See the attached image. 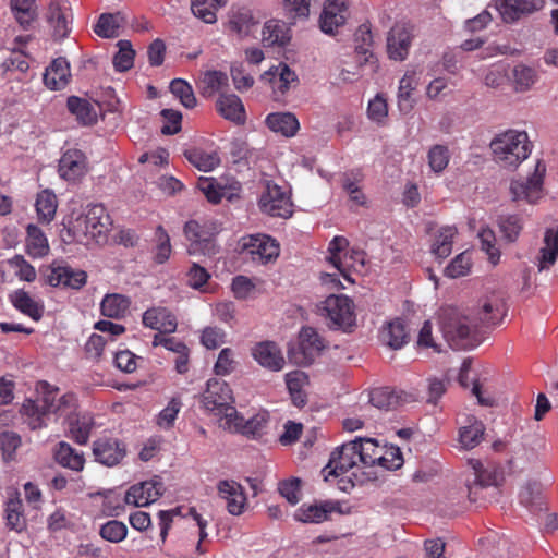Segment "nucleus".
<instances>
[{
    "label": "nucleus",
    "mask_w": 558,
    "mask_h": 558,
    "mask_svg": "<svg viewBox=\"0 0 558 558\" xmlns=\"http://www.w3.org/2000/svg\"><path fill=\"white\" fill-rule=\"evenodd\" d=\"M373 34L369 22L361 24L354 34L355 61L360 66L371 64L376 66V58L373 53Z\"/></svg>",
    "instance_id": "obj_23"
},
{
    "label": "nucleus",
    "mask_w": 558,
    "mask_h": 558,
    "mask_svg": "<svg viewBox=\"0 0 558 558\" xmlns=\"http://www.w3.org/2000/svg\"><path fill=\"white\" fill-rule=\"evenodd\" d=\"M9 299L12 305L22 314L31 317L35 322L41 319L45 312L43 302L33 299L25 290H15L9 295Z\"/></svg>",
    "instance_id": "obj_30"
},
{
    "label": "nucleus",
    "mask_w": 558,
    "mask_h": 558,
    "mask_svg": "<svg viewBox=\"0 0 558 558\" xmlns=\"http://www.w3.org/2000/svg\"><path fill=\"white\" fill-rule=\"evenodd\" d=\"M369 402L378 409L389 410L399 404V397L389 387H381L372 390Z\"/></svg>",
    "instance_id": "obj_54"
},
{
    "label": "nucleus",
    "mask_w": 558,
    "mask_h": 558,
    "mask_svg": "<svg viewBox=\"0 0 558 558\" xmlns=\"http://www.w3.org/2000/svg\"><path fill=\"white\" fill-rule=\"evenodd\" d=\"M441 331L444 338L453 350H469L476 347V339L466 324L454 308L444 310L441 314Z\"/></svg>",
    "instance_id": "obj_3"
},
{
    "label": "nucleus",
    "mask_w": 558,
    "mask_h": 558,
    "mask_svg": "<svg viewBox=\"0 0 558 558\" xmlns=\"http://www.w3.org/2000/svg\"><path fill=\"white\" fill-rule=\"evenodd\" d=\"M545 0H496L502 21L511 23L544 8Z\"/></svg>",
    "instance_id": "obj_19"
},
{
    "label": "nucleus",
    "mask_w": 558,
    "mask_h": 558,
    "mask_svg": "<svg viewBox=\"0 0 558 558\" xmlns=\"http://www.w3.org/2000/svg\"><path fill=\"white\" fill-rule=\"evenodd\" d=\"M185 158L191 165L201 171L209 172L220 165L218 153H207L203 149L194 148L184 151Z\"/></svg>",
    "instance_id": "obj_44"
},
{
    "label": "nucleus",
    "mask_w": 558,
    "mask_h": 558,
    "mask_svg": "<svg viewBox=\"0 0 558 558\" xmlns=\"http://www.w3.org/2000/svg\"><path fill=\"white\" fill-rule=\"evenodd\" d=\"M326 340L313 327H302L298 343L288 351L289 359L301 366L311 365L326 348Z\"/></svg>",
    "instance_id": "obj_4"
},
{
    "label": "nucleus",
    "mask_w": 558,
    "mask_h": 558,
    "mask_svg": "<svg viewBox=\"0 0 558 558\" xmlns=\"http://www.w3.org/2000/svg\"><path fill=\"white\" fill-rule=\"evenodd\" d=\"M242 251L254 263L265 265L279 256V244L267 234H252L242 238Z\"/></svg>",
    "instance_id": "obj_11"
},
{
    "label": "nucleus",
    "mask_w": 558,
    "mask_h": 558,
    "mask_svg": "<svg viewBox=\"0 0 558 558\" xmlns=\"http://www.w3.org/2000/svg\"><path fill=\"white\" fill-rule=\"evenodd\" d=\"M22 444L21 437L13 430H3L0 433V448L3 459L12 461L15 458V451Z\"/></svg>",
    "instance_id": "obj_60"
},
{
    "label": "nucleus",
    "mask_w": 558,
    "mask_h": 558,
    "mask_svg": "<svg viewBox=\"0 0 558 558\" xmlns=\"http://www.w3.org/2000/svg\"><path fill=\"white\" fill-rule=\"evenodd\" d=\"M228 86V76L221 71H207L202 78L201 94L204 97H213L222 87Z\"/></svg>",
    "instance_id": "obj_52"
},
{
    "label": "nucleus",
    "mask_w": 558,
    "mask_h": 558,
    "mask_svg": "<svg viewBox=\"0 0 558 558\" xmlns=\"http://www.w3.org/2000/svg\"><path fill=\"white\" fill-rule=\"evenodd\" d=\"M165 492L163 483L160 478L155 477L144 481L140 484L132 485L124 493V500L128 505L135 507H144L156 501Z\"/></svg>",
    "instance_id": "obj_15"
},
{
    "label": "nucleus",
    "mask_w": 558,
    "mask_h": 558,
    "mask_svg": "<svg viewBox=\"0 0 558 558\" xmlns=\"http://www.w3.org/2000/svg\"><path fill=\"white\" fill-rule=\"evenodd\" d=\"M384 341L392 349H400L407 343L408 332L401 319L390 322L383 330Z\"/></svg>",
    "instance_id": "obj_49"
},
{
    "label": "nucleus",
    "mask_w": 558,
    "mask_h": 558,
    "mask_svg": "<svg viewBox=\"0 0 558 558\" xmlns=\"http://www.w3.org/2000/svg\"><path fill=\"white\" fill-rule=\"evenodd\" d=\"M267 424L268 414L266 412L257 413L250 420H245L236 409H232V412L227 414V422H225V426L229 430L240 433L251 439L260 438L265 434Z\"/></svg>",
    "instance_id": "obj_12"
},
{
    "label": "nucleus",
    "mask_w": 558,
    "mask_h": 558,
    "mask_svg": "<svg viewBox=\"0 0 558 558\" xmlns=\"http://www.w3.org/2000/svg\"><path fill=\"white\" fill-rule=\"evenodd\" d=\"M263 36L268 45L284 46L289 40L284 26L280 25L278 21H268L264 26Z\"/></svg>",
    "instance_id": "obj_64"
},
{
    "label": "nucleus",
    "mask_w": 558,
    "mask_h": 558,
    "mask_svg": "<svg viewBox=\"0 0 558 558\" xmlns=\"http://www.w3.org/2000/svg\"><path fill=\"white\" fill-rule=\"evenodd\" d=\"M5 524L10 530L22 532L26 527L24 505L20 498H11L5 506Z\"/></svg>",
    "instance_id": "obj_46"
},
{
    "label": "nucleus",
    "mask_w": 558,
    "mask_h": 558,
    "mask_svg": "<svg viewBox=\"0 0 558 558\" xmlns=\"http://www.w3.org/2000/svg\"><path fill=\"white\" fill-rule=\"evenodd\" d=\"M348 246L349 241L344 236H335L328 245V260L343 278L350 280L349 270L352 267L351 260L353 256L349 255Z\"/></svg>",
    "instance_id": "obj_25"
},
{
    "label": "nucleus",
    "mask_w": 558,
    "mask_h": 558,
    "mask_svg": "<svg viewBox=\"0 0 558 558\" xmlns=\"http://www.w3.org/2000/svg\"><path fill=\"white\" fill-rule=\"evenodd\" d=\"M11 9L21 26L27 27L36 17V0H11Z\"/></svg>",
    "instance_id": "obj_50"
},
{
    "label": "nucleus",
    "mask_w": 558,
    "mask_h": 558,
    "mask_svg": "<svg viewBox=\"0 0 558 558\" xmlns=\"http://www.w3.org/2000/svg\"><path fill=\"white\" fill-rule=\"evenodd\" d=\"M558 256V228L548 229L544 236V246L541 248L538 269H548L555 264Z\"/></svg>",
    "instance_id": "obj_40"
},
{
    "label": "nucleus",
    "mask_w": 558,
    "mask_h": 558,
    "mask_svg": "<svg viewBox=\"0 0 558 558\" xmlns=\"http://www.w3.org/2000/svg\"><path fill=\"white\" fill-rule=\"evenodd\" d=\"M70 437L78 445H86L95 427L94 416L89 413H76L66 421Z\"/></svg>",
    "instance_id": "obj_31"
},
{
    "label": "nucleus",
    "mask_w": 558,
    "mask_h": 558,
    "mask_svg": "<svg viewBox=\"0 0 558 558\" xmlns=\"http://www.w3.org/2000/svg\"><path fill=\"white\" fill-rule=\"evenodd\" d=\"M484 433V424L472 416L469 418V424L460 428L459 442L464 449H473L481 442Z\"/></svg>",
    "instance_id": "obj_42"
},
{
    "label": "nucleus",
    "mask_w": 558,
    "mask_h": 558,
    "mask_svg": "<svg viewBox=\"0 0 558 558\" xmlns=\"http://www.w3.org/2000/svg\"><path fill=\"white\" fill-rule=\"evenodd\" d=\"M356 441L360 452L357 457L362 468L376 466L386 446H380L377 440L373 438H356Z\"/></svg>",
    "instance_id": "obj_38"
},
{
    "label": "nucleus",
    "mask_w": 558,
    "mask_h": 558,
    "mask_svg": "<svg viewBox=\"0 0 558 558\" xmlns=\"http://www.w3.org/2000/svg\"><path fill=\"white\" fill-rule=\"evenodd\" d=\"M514 88L519 93L527 92L537 82L538 74L535 68L523 63L514 65L512 70Z\"/></svg>",
    "instance_id": "obj_47"
},
{
    "label": "nucleus",
    "mask_w": 558,
    "mask_h": 558,
    "mask_svg": "<svg viewBox=\"0 0 558 558\" xmlns=\"http://www.w3.org/2000/svg\"><path fill=\"white\" fill-rule=\"evenodd\" d=\"M333 512L341 513L338 501L325 500L314 504H303L294 513L295 520L303 523H323L330 519Z\"/></svg>",
    "instance_id": "obj_18"
},
{
    "label": "nucleus",
    "mask_w": 558,
    "mask_h": 558,
    "mask_svg": "<svg viewBox=\"0 0 558 558\" xmlns=\"http://www.w3.org/2000/svg\"><path fill=\"white\" fill-rule=\"evenodd\" d=\"M38 220L41 223H50L56 216L58 201L53 192L44 190L37 194L35 203Z\"/></svg>",
    "instance_id": "obj_41"
},
{
    "label": "nucleus",
    "mask_w": 558,
    "mask_h": 558,
    "mask_svg": "<svg viewBox=\"0 0 558 558\" xmlns=\"http://www.w3.org/2000/svg\"><path fill=\"white\" fill-rule=\"evenodd\" d=\"M59 174L62 179L76 182L87 171L85 155L78 149L66 150L59 160Z\"/></svg>",
    "instance_id": "obj_21"
},
{
    "label": "nucleus",
    "mask_w": 558,
    "mask_h": 558,
    "mask_svg": "<svg viewBox=\"0 0 558 558\" xmlns=\"http://www.w3.org/2000/svg\"><path fill=\"white\" fill-rule=\"evenodd\" d=\"M130 304L131 301L125 295L118 293L107 294L101 301L100 311L106 317L120 319L126 314Z\"/></svg>",
    "instance_id": "obj_39"
},
{
    "label": "nucleus",
    "mask_w": 558,
    "mask_h": 558,
    "mask_svg": "<svg viewBox=\"0 0 558 558\" xmlns=\"http://www.w3.org/2000/svg\"><path fill=\"white\" fill-rule=\"evenodd\" d=\"M481 248L488 255L493 265L498 264L500 259V252L496 246L495 232L489 228H484L478 232Z\"/></svg>",
    "instance_id": "obj_61"
},
{
    "label": "nucleus",
    "mask_w": 558,
    "mask_h": 558,
    "mask_svg": "<svg viewBox=\"0 0 558 558\" xmlns=\"http://www.w3.org/2000/svg\"><path fill=\"white\" fill-rule=\"evenodd\" d=\"M546 166L542 160L535 165L534 172L527 178L512 180L510 193L513 201L535 203L542 196Z\"/></svg>",
    "instance_id": "obj_10"
},
{
    "label": "nucleus",
    "mask_w": 558,
    "mask_h": 558,
    "mask_svg": "<svg viewBox=\"0 0 558 558\" xmlns=\"http://www.w3.org/2000/svg\"><path fill=\"white\" fill-rule=\"evenodd\" d=\"M143 325L160 333H172L177 330L175 315L166 307H151L144 312Z\"/></svg>",
    "instance_id": "obj_24"
},
{
    "label": "nucleus",
    "mask_w": 558,
    "mask_h": 558,
    "mask_svg": "<svg viewBox=\"0 0 558 558\" xmlns=\"http://www.w3.org/2000/svg\"><path fill=\"white\" fill-rule=\"evenodd\" d=\"M87 274L81 269H73L68 265L53 263L46 274V282L51 287L81 289L86 284Z\"/></svg>",
    "instance_id": "obj_16"
},
{
    "label": "nucleus",
    "mask_w": 558,
    "mask_h": 558,
    "mask_svg": "<svg viewBox=\"0 0 558 558\" xmlns=\"http://www.w3.org/2000/svg\"><path fill=\"white\" fill-rule=\"evenodd\" d=\"M495 161L502 168L515 169L532 151L526 132L507 131L490 143Z\"/></svg>",
    "instance_id": "obj_2"
},
{
    "label": "nucleus",
    "mask_w": 558,
    "mask_h": 558,
    "mask_svg": "<svg viewBox=\"0 0 558 558\" xmlns=\"http://www.w3.org/2000/svg\"><path fill=\"white\" fill-rule=\"evenodd\" d=\"M415 70H408L399 82L398 88V108L402 113H409L415 104L413 92L417 87Z\"/></svg>",
    "instance_id": "obj_33"
},
{
    "label": "nucleus",
    "mask_w": 558,
    "mask_h": 558,
    "mask_svg": "<svg viewBox=\"0 0 558 558\" xmlns=\"http://www.w3.org/2000/svg\"><path fill=\"white\" fill-rule=\"evenodd\" d=\"M119 51L113 57L114 69L119 72H125L133 66L135 51L130 40L118 41Z\"/></svg>",
    "instance_id": "obj_53"
},
{
    "label": "nucleus",
    "mask_w": 558,
    "mask_h": 558,
    "mask_svg": "<svg viewBox=\"0 0 558 558\" xmlns=\"http://www.w3.org/2000/svg\"><path fill=\"white\" fill-rule=\"evenodd\" d=\"M184 234L190 242V255H214L216 253L215 241L211 232L196 220H189L184 225Z\"/></svg>",
    "instance_id": "obj_13"
},
{
    "label": "nucleus",
    "mask_w": 558,
    "mask_h": 558,
    "mask_svg": "<svg viewBox=\"0 0 558 558\" xmlns=\"http://www.w3.org/2000/svg\"><path fill=\"white\" fill-rule=\"evenodd\" d=\"M78 402L74 393L68 392L58 398V389L46 391L36 401L26 400L22 405V413L28 417V425L32 429L46 426L45 417L53 413L64 417L65 422L77 412Z\"/></svg>",
    "instance_id": "obj_1"
},
{
    "label": "nucleus",
    "mask_w": 558,
    "mask_h": 558,
    "mask_svg": "<svg viewBox=\"0 0 558 558\" xmlns=\"http://www.w3.org/2000/svg\"><path fill=\"white\" fill-rule=\"evenodd\" d=\"M155 236L157 245L154 259L157 264H163L169 259L172 251L170 236L162 226L156 228Z\"/></svg>",
    "instance_id": "obj_59"
},
{
    "label": "nucleus",
    "mask_w": 558,
    "mask_h": 558,
    "mask_svg": "<svg viewBox=\"0 0 558 558\" xmlns=\"http://www.w3.org/2000/svg\"><path fill=\"white\" fill-rule=\"evenodd\" d=\"M497 223L504 240L509 243L518 240L524 227L523 218L519 214L500 215Z\"/></svg>",
    "instance_id": "obj_43"
},
{
    "label": "nucleus",
    "mask_w": 558,
    "mask_h": 558,
    "mask_svg": "<svg viewBox=\"0 0 558 558\" xmlns=\"http://www.w3.org/2000/svg\"><path fill=\"white\" fill-rule=\"evenodd\" d=\"M112 226L111 218L102 204H93L86 213L76 219L75 228L82 230L86 238L96 242L105 241Z\"/></svg>",
    "instance_id": "obj_7"
},
{
    "label": "nucleus",
    "mask_w": 558,
    "mask_h": 558,
    "mask_svg": "<svg viewBox=\"0 0 558 558\" xmlns=\"http://www.w3.org/2000/svg\"><path fill=\"white\" fill-rule=\"evenodd\" d=\"M263 213L279 218H289L293 213L290 195L278 184L268 181L258 202Z\"/></svg>",
    "instance_id": "obj_9"
},
{
    "label": "nucleus",
    "mask_w": 558,
    "mask_h": 558,
    "mask_svg": "<svg viewBox=\"0 0 558 558\" xmlns=\"http://www.w3.org/2000/svg\"><path fill=\"white\" fill-rule=\"evenodd\" d=\"M204 408L215 414L223 415L227 422V414L234 408V397L230 386L218 378H210L207 381V388L202 396Z\"/></svg>",
    "instance_id": "obj_6"
},
{
    "label": "nucleus",
    "mask_w": 558,
    "mask_h": 558,
    "mask_svg": "<svg viewBox=\"0 0 558 558\" xmlns=\"http://www.w3.org/2000/svg\"><path fill=\"white\" fill-rule=\"evenodd\" d=\"M427 159L428 165L434 172H442L447 168L450 160V153L448 147L440 144L434 145L428 150Z\"/></svg>",
    "instance_id": "obj_58"
},
{
    "label": "nucleus",
    "mask_w": 558,
    "mask_h": 558,
    "mask_svg": "<svg viewBox=\"0 0 558 558\" xmlns=\"http://www.w3.org/2000/svg\"><path fill=\"white\" fill-rule=\"evenodd\" d=\"M359 453L356 439L337 447L331 452L328 464L322 470L324 480L329 481L330 476H342L354 468L363 469L357 457Z\"/></svg>",
    "instance_id": "obj_8"
},
{
    "label": "nucleus",
    "mask_w": 558,
    "mask_h": 558,
    "mask_svg": "<svg viewBox=\"0 0 558 558\" xmlns=\"http://www.w3.org/2000/svg\"><path fill=\"white\" fill-rule=\"evenodd\" d=\"M505 303L502 299L496 294L487 296L478 312V319L484 325H497L501 322L505 315Z\"/></svg>",
    "instance_id": "obj_36"
},
{
    "label": "nucleus",
    "mask_w": 558,
    "mask_h": 558,
    "mask_svg": "<svg viewBox=\"0 0 558 558\" xmlns=\"http://www.w3.org/2000/svg\"><path fill=\"white\" fill-rule=\"evenodd\" d=\"M349 17V3L345 0H326L319 16V28L327 35H336Z\"/></svg>",
    "instance_id": "obj_14"
},
{
    "label": "nucleus",
    "mask_w": 558,
    "mask_h": 558,
    "mask_svg": "<svg viewBox=\"0 0 558 558\" xmlns=\"http://www.w3.org/2000/svg\"><path fill=\"white\" fill-rule=\"evenodd\" d=\"M99 535L107 542L120 543L128 535V526L121 521L110 520L100 526Z\"/></svg>",
    "instance_id": "obj_57"
},
{
    "label": "nucleus",
    "mask_w": 558,
    "mask_h": 558,
    "mask_svg": "<svg viewBox=\"0 0 558 558\" xmlns=\"http://www.w3.org/2000/svg\"><path fill=\"white\" fill-rule=\"evenodd\" d=\"M457 234L454 227H444L438 231L436 240L432 246V253L438 259L447 258L452 252L453 238Z\"/></svg>",
    "instance_id": "obj_48"
},
{
    "label": "nucleus",
    "mask_w": 558,
    "mask_h": 558,
    "mask_svg": "<svg viewBox=\"0 0 558 558\" xmlns=\"http://www.w3.org/2000/svg\"><path fill=\"white\" fill-rule=\"evenodd\" d=\"M66 107L69 111L84 125H90L97 121L95 109L86 99L77 96H71L68 98Z\"/></svg>",
    "instance_id": "obj_45"
},
{
    "label": "nucleus",
    "mask_w": 558,
    "mask_h": 558,
    "mask_svg": "<svg viewBox=\"0 0 558 558\" xmlns=\"http://www.w3.org/2000/svg\"><path fill=\"white\" fill-rule=\"evenodd\" d=\"M217 111L225 119L243 124L246 119L244 105L234 94H221L216 102Z\"/></svg>",
    "instance_id": "obj_28"
},
{
    "label": "nucleus",
    "mask_w": 558,
    "mask_h": 558,
    "mask_svg": "<svg viewBox=\"0 0 558 558\" xmlns=\"http://www.w3.org/2000/svg\"><path fill=\"white\" fill-rule=\"evenodd\" d=\"M266 125L275 133H279L284 137L294 136L300 123L294 113L291 112H272L265 119Z\"/></svg>",
    "instance_id": "obj_32"
},
{
    "label": "nucleus",
    "mask_w": 558,
    "mask_h": 558,
    "mask_svg": "<svg viewBox=\"0 0 558 558\" xmlns=\"http://www.w3.org/2000/svg\"><path fill=\"white\" fill-rule=\"evenodd\" d=\"M125 23L126 19L122 12L102 13L94 26V32L102 38H116Z\"/></svg>",
    "instance_id": "obj_35"
},
{
    "label": "nucleus",
    "mask_w": 558,
    "mask_h": 558,
    "mask_svg": "<svg viewBox=\"0 0 558 558\" xmlns=\"http://www.w3.org/2000/svg\"><path fill=\"white\" fill-rule=\"evenodd\" d=\"M403 457L400 448L390 446L386 447V449L381 452L380 459L376 465V468H381L383 470L393 471L398 470L403 465Z\"/></svg>",
    "instance_id": "obj_63"
},
{
    "label": "nucleus",
    "mask_w": 558,
    "mask_h": 558,
    "mask_svg": "<svg viewBox=\"0 0 558 558\" xmlns=\"http://www.w3.org/2000/svg\"><path fill=\"white\" fill-rule=\"evenodd\" d=\"M218 493L227 501V510L232 515H240L247 505L244 488L233 480H223L218 483Z\"/></svg>",
    "instance_id": "obj_22"
},
{
    "label": "nucleus",
    "mask_w": 558,
    "mask_h": 558,
    "mask_svg": "<svg viewBox=\"0 0 558 558\" xmlns=\"http://www.w3.org/2000/svg\"><path fill=\"white\" fill-rule=\"evenodd\" d=\"M311 0H283L284 15L290 21L304 20L310 15Z\"/></svg>",
    "instance_id": "obj_62"
},
{
    "label": "nucleus",
    "mask_w": 558,
    "mask_h": 558,
    "mask_svg": "<svg viewBox=\"0 0 558 558\" xmlns=\"http://www.w3.org/2000/svg\"><path fill=\"white\" fill-rule=\"evenodd\" d=\"M93 453L96 461L107 466H113L124 458L126 450L118 439L101 437L94 442Z\"/></svg>",
    "instance_id": "obj_20"
},
{
    "label": "nucleus",
    "mask_w": 558,
    "mask_h": 558,
    "mask_svg": "<svg viewBox=\"0 0 558 558\" xmlns=\"http://www.w3.org/2000/svg\"><path fill=\"white\" fill-rule=\"evenodd\" d=\"M26 233V253L33 258L46 256L50 247L44 231L35 225H28Z\"/></svg>",
    "instance_id": "obj_37"
},
{
    "label": "nucleus",
    "mask_w": 558,
    "mask_h": 558,
    "mask_svg": "<svg viewBox=\"0 0 558 558\" xmlns=\"http://www.w3.org/2000/svg\"><path fill=\"white\" fill-rule=\"evenodd\" d=\"M255 25L252 13L244 9L235 12L229 21L230 29L240 36L248 35Z\"/></svg>",
    "instance_id": "obj_56"
},
{
    "label": "nucleus",
    "mask_w": 558,
    "mask_h": 558,
    "mask_svg": "<svg viewBox=\"0 0 558 558\" xmlns=\"http://www.w3.org/2000/svg\"><path fill=\"white\" fill-rule=\"evenodd\" d=\"M413 27L405 24H396L387 37V52L391 60L403 61L409 54L413 39Z\"/></svg>",
    "instance_id": "obj_17"
},
{
    "label": "nucleus",
    "mask_w": 558,
    "mask_h": 558,
    "mask_svg": "<svg viewBox=\"0 0 558 558\" xmlns=\"http://www.w3.org/2000/svg\"><path fill=\"white\" fill-rule=\"evenodd\" d=\"M319 310L330 328L345 330L354 325V305L345 295H329Z\"/></svg>",
    "instance_id": "obj_5"
},
{
    "label": "nucleus",
    "mask_w": 558,
    "mask_h": 558,
    "mask_svg": "<svg viewBox=\"0 0 558 558\" xmlns=\"http://www.w3.org/2000/svg\"><path fill=\"white\" fill-rule=\"evenodd\" d=\"M54 460L58 464L72 471L80 472L84 469V453L74 449L70 444L60 441L53 451Z\"/></svg>",
    "instance_id": "obj_34"
},
{
    "label": "nucleus",
    "mask_w": 558,
    "mask_h": 558,
    "mask_svg": "<svg viewBox=\"0 0 558 558\" xmlns=\"http://www.w3.org/2000/svg\"><path fill=\"white\" fill-rule=\"evenodd\" d=\"M71 77L70 63L64 57L56 58L46 68L44 84L51 90L64 88Z\"/></svg>",
    "instance_id": "obj_26"
},
{
    "label": "nucleus",
    "mask_w": 558,
    "mask_h": 558,
    "mask_svg": "<svg viewBox=\"0 0 558 558\" xmlns=\"http://www.w3.org/2000/svg\"><path fill=\"white\" fill-rule=\"evenodd\" d=\"M470 463L474 470V482L472 485H468V496L470 501L475 502L478 500V489L496 486L498 484V474L495 470L484 468L478 460H472Z\"/></svg>",
    "instance_id": "obj_29"
},
{
    "label": "nucleus",
    "mask_w": 558,
    "mask_h": 558,
    "mask_svg": "<svg viewBox=\"0 0 558 558\" xmlns=\"http://www.w3.org/2000/svg\"><path fill=\"white\" fill-rule=\"evenodd\" d=\"M269 74L274 76L275 87L281 93L284 94L292 83L298 82V76L294 71H292L286 63H280L272 70L269 71Z\"/></svg>",
    "instance_id": "obj_55"
},
{
    "label": "nucleus",
    "mask_w": 558,
    "mask_h": 558,
    "mask_svg": "<svg viewBox=\"0 0 558 558\" xmlns=\"http://www.w3.org/2000/svg\"><path fill=\"white\" fill-rule=\"evenodd\" d=\"M253 357L263 367L271 371H280L284 366V357L281 350L272 341H263L253 348Z\"/></svg>",
    "instance_id": "obj_27"
},
{
    "label": "nucleus",
    "mask_w": 558,
    "mask_h": 558,
    "mask_svg": "<svg viewBox=\"0 0 558 558\" xmlns=\"http://www.w3.org/2000/svg\"><path fill=\"white\" fill-rule=\"evenodd\" d=\"M169 88L173 96L178 98L185 108L193 109L196 107L197 99L195 97L194 90L185 80H172Z\"/></svg>",
    "instance_id": "obj_51"
}]
</instances>
